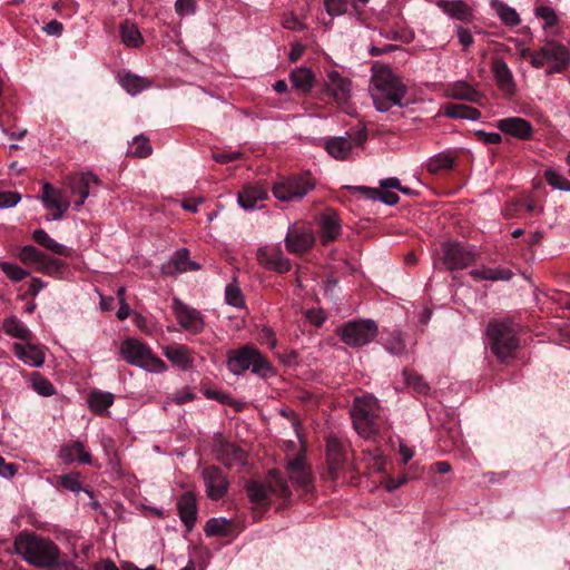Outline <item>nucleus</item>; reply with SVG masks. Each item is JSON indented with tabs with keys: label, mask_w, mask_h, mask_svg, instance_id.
<instances>
[{
	"label": "nucleus",
	"mask_w": 570,
	"mask_h": 570,
	"mask_svg": "<svg viewBox=\"0 0 570 570\" xmlns=\"http://www.w3.org/2000/svg\"><path fill=\"white\" fill-rule=\"evenodd\" d=\"M225 301L228 305L242 308L245 305L239 286L235 283L228 284L225 288Z\"/></svg>",
	"instance_id": "obj_49"
},
{
	"label": "nucleus",
	"mask_w": 570,
	"mask_h": 570,
	"mask_svg": "<svg viewBox=\"0 0 570 570\" xmlns=\"http://www.w3.org/2000/svg\"><path fill=\"white\" fill-rule=\"evenodd\" d=\"M163 353L166 358L173 363V365L179 367L183 371H188L194 365L193 353L189 347L181 344H171L163 348Z\"/></svg>",
	"instance_id": "obj_26"
},
{
	"label": "nucleus",
	"mask_w": 570,
	"mask_h": 570,
	"mask_svg": "<svg viewBox=\"0 0 570 570\" xmlns=\"http://www.w3.org/2000/svg\"><path fill=\"white\" fill-rule=\"evenodd\" d=\"M325 91L340 105L345 104L351 97L352 82L338 71H330L325 83Z\"/></svg>",
	"instance_id": "obj_21"
},
{
	"label": "nucleus",
	"mask_w": 570,
	"mask_h": 570,
	"mask_svg": "<svg viewBox=\"0 0 570 570\" xmlns=\"http://www.w3.org/2000/svg\"><path fill=\"white\" fill-rule=\"evenodd\" d=\"M321 239L324 244L334 240L341 233V222L335 210L325 209L320 216Z\"/></svg>",
	"instance_id": "obj_28"
},
{
	"label": "nucleus",
	"mask_w": 570,
	"mask_h": 570,
	"mask_svg": "<svg viewBox=\"0 0 570 570\" xmlns=\"http://www.w3.org/2000/svg\"><path fill=\"white\" fill-rule=\"evenodd\" d=\"M491 70L495 81L505 95L512 96L515 92V82L508 65L502 59H495L492 62Z\"/></svg>",
	"instance_id": "obj_29"
},
{
	"label": "nucleus",
	"mask_w": 570,
	"mask_h": 570,
	"mask_svg": "<svg viewBox=\"0 0 570 570\" xmlns=\"http://www.w3.org/2000/svg\"><path fill=\"white\" fill-rule=\"evenodd\" d=\"M100 181L91 173L72 174L66 178V186L69 188L75 200V208L78 210L86 202L90 194L92 185H98Z\"/></svg>",
	"instance_id": "obj_13"
},
{
	"label": "nucleus",
	"mask_w": 570,
	"mask_h": 570,
	"mask_svg": "<svg viewBox=\"0 0 570 570\" xmlns=\"http://www.w3.org/2000/svg\"><path fill=\"white\" fill-rule=\"evenodd\" d=\"M213 453L215 459L226 468L238 466L246 462V454L243 450L223 440H218L214 444Z\"/></svg>",
	"instance_id": "obj_19"
},
{
	"label": "nucleus",
	"mask_w": 570,
	"mask_h": 570,
	"mask_svg": "<svg viewBox=\"0 0 570 570\" xmlns=\"http://www.w3.org/2000/svg\"><path fill=\"white\" fill-rule=\"evenodd\" d=\"M351 417L355 431L364 439L374 438L384 425L379 402L372 395L355 397Z\"/></svg>",
	"instance_id": "obj_3"
},
{
	"label": "nucleus",
	"mask_w": 570,
	"mask_h": 570,
	"mask_svg": "<svg viewBox=\"0 0 570 570\" xmlns=\"http://www.w3.org/2000/svg\"><path fill=\"white\" fill-rule=\"evenodd\" d=\"M2 328L7 335L21 341H28L31 336L30 330L17 316L6 318Z\"/></svg>",
	"instance_id": "obj_39"
},
{
	"label": "nucleus",
	"mask_w": 570,
	"mask_h": 570,
	"mask_svg": "<svg viewBox=\"0 0 570 570\" xmlns=\"http://www.w3.org/2000/svg\"><path fill=\"white\" fill-rule=\"evenodd\" d=\"M327 449V461L330 464V469L332 471L338 469V466L344 461V452L342 443L334 436L327 438L326 441Z\"/></svg>",
	"instance_id": "obj_40"
},
{
	"label": "nucleus",
	"mask_w": 570,
	"mask_h": 570,
	"mask_svg": "<svg viewBox=\"0 0 570 570\" xmlns=\"http://www.w3.org/2000/svg\"><path fill=\"white\" fill-rule=\"evenodd\" d=\"M12 348L16 356L28 366L40 367L45 363V353L35 344L14 343Z\"/></svg>",
	"instance_id": "obj_27"
},
{
	"label": "nucleus",
	"mask_w": 570,
	"mask_h": 570,
	"mask_svg": "<svg viewBox=\"0 0 570 570\" xmlns=\"http://www.w3.org/2000/svg\"><path fill=\"white\" fill-rule=\"evenodd\" d=\"M438 6L453 19L461 21L471 19V10L462 0L440 1Z\"/></svg>",
	"instance_id": "obj_36"
},
{
	"label": "nucleus",
	"mask_w": 570,
	"mask_h": 570,
	"mask_svg": "<svg viewBox=\"0 0 570 570\" xmlns=\"http://www.w3.org/2000/svg\"><path fill=\"white\" fill-rule=\"evenodd\" d=\"M33 240L42 246L43 248L52 252L53 254L60 255V256H70V249L62 245L57 243L53 238L49 236V234L43 229H36L32 234Z\"/></svg>",
	"instance_id": "obj_33"
},
{
	"label": "nucleus",
	"mask_w": 570,
	"mask_h": 570,
	"mask_svg": "<svg viewBox=\"0 0 570 570\" xmlns=\"http://www.w3.org/2000/svg\"><path fill=\"white\" fill-rule=\"evenodd\" d=\"M21 197L14 191L0 193V208H11L20 202Z\"/></svg>",
	"instance_id": "obj_57"
},
{
	"label": "nucleus",
	"mask_w": 570,
	"mask_h": 570,
	"mask_svg": "<svg viewBox=\"0 0 570 570\" xmlns=\"http://www.w3.org/2000/svg\"><path fill=\"white\" fill-rule=\"evenodd\" d=\"M40 198L45 208L52 213V220H60L70 207V202L66 195L49 183L42 184V194Z\"/></svg>",
	"instance_id": "obj_15"
},
{
	"label": "nucleus",
	"mask_w": 570,
	"mask_h": 570,
	"mask_svg": "<svg viewBox=\"0 0 570 570\" xmlns=\"http://www.w3.org/2000/svg\"><path fill=\"white\" fill-rule=\"evenodd\" d=\"M60 484L65 489L76 492V493L81 491V484H80L79 476L77 473H69V474L62 475L60 478Z\"/></svg>",
	"instance_id": "obj_55"
},
{
	"label": "nucleus",
	"mask_w": 570,
	"mask_h": 570,
	"mask_svg": "<svg viewBox=\"0 0 570 570\" xmlns=\"http://www.w3.org/2000/svg\"><path fill=\"white\" fill-rule=\"evenodd\" d=\"M441 248L443 264L449 271L466 268L479 258L475 247L468 244L445 242Z\"/></svg>",
	"instance_id": "obj_9"
},
{
	"label": "nucleus",
	"mask_w": 570,
	"mask_h": 570,
	"mask_svg": "<svg viewBox=\"0 0 570 570\" xmlns=\"http://www.w3.org/2000/svg\"><path fill=\"white\" fill-rule=\"evenodd\" d=\"M385 348L391 353L399 355L404 352L405 344L400 331L394 330L390 333L389 337L385 340Z\"/></svg>",
	"instance_id": "obj_51"
},
{
	"label": "nucleus",
	"mask_w": 570,
	"mask_h": 570,
	"mask_svg": "<svg viewBox=\"0 0 570 570\" xmlns=\"http://www.w3.org/2000/svg\"><path fill=\"white\" fill-rule=\"evenodd\" d=\"M314 244V235L311 228L303 225H293L289 227L285 245L289 253L303 254L312 248Z\"/></svg>",
	"instance_id": "obj_17"
},
{
	"label": "nucleus",
	"mask_w": 570,
	"mask_h": 570,
	"mask_svg": "<svg viewBox=\"0 0 570 570\" xmlns=\"http://www.w3.org/2000/svg\"><path fill=\"white\" fill-rule=\"evenodd\" d=\"M195 397L194 393L189 391V389H183L180 391H177L173 395V402H175L178 405L185 404L189 401H193Z\"/></svg>",
	"instance_id": "obj_62"
},
{
	"label": "nucleus",
	"mask_w": 570,
	"mask_h": 570,
	"mask_svg": "<svg viewBox=\"0 0 570 570\" xmlns=\"http://www.w3.org/2000/svg\"><path fill=\"white\" fill-rule=\"evenodd\" d=\"M0 268L7 275V277L13 282H20L29 276L28 271L12 263L0 262Z\"/></svg>",
	"instance_id": "obj_52"
},
{
	"label": "nucleus",
	"mask_w": 570,
	"mask_h": 570,
	"mask_svg": "<svg viewBox=\"0 0 570 570\" xmlns=\"http://www.w3.org/2000/svg\"><path fill=\"white\" fill-rule=\"evenodd\" d=\"M570 60L567 48L556 41H549L533 55L531 66L542 68L549 63L547 73L561 72L567 68Z\"/></svg>",
	"instance_id": "obj_8"
},
{
	"label": "nucleus",
	"mask_w": 570,
	"mask_h": 570,
	"mask_svg": "<svg viewBox=\"0 0 570 570\" xmlns=\"http://www.w3.org/2000/svg\"><path fill=\"white\" fill-rule=\"evenodd\" d=\"M267 189L259 185H246L239 193L237 202L245 210H254L263 207V203L267 199Z\"/></svg>",
	"instance_id": "obj_23"
},
{
	"label": "nucleus",
	"mask_w": 570,
	"mask_h": 570,
	"mask_svg": "<svg viewBox=\"0 0 570 570\" xmlns=\"http://www.w3.org/2000/svg\"><path fill=\"white\" fill-rule=\"evenodd\" d=\"M120 85L130 95L135 96L150 86V82L137 75L126 73L120 78Z\"/></svg>",
	"instance_id": "obj_41"
},
{
	"label": "nucleus",
	"mask_w": 570,
	"mask_h": 570,
	"mask_svg": "<svg viewBox=\"0 0 570 570\" xmlns=\"http://www.w3.org/2000/svg\"><path fill=\"white\" fill-rule=\"evenodd\" d=\"M366 132L358 130L347 134L345 137H334L326 141L327 153L335 159L344 160L348 157L354 147H360L366 141Z\"/></svg>",
	"instance_id": "obj_12"
},
{
	"label": "nucleus",
	"mask_w": 570,
	"mask_h": 570,
	"mask_svg": "<svg viewBox=\"0 0 570 570\" xmlns=\"http://www.w3.org/2000/svg\"><path fill=\"white\" fill-rule=\"evenodd\" d=\"M120 37L122 43L127 47L138 48L144 43V38L138 27L128 20L120 24Z\"/></svg>",
	"instance_id": "obj_38"
},
{
	"label": "nucleus",
	"mask_w": 570,
	"mask_h": 570,
	"mask_svg": "<svg viewBox=\"0 0 570 570\" xmlns=\"http://www.w3.org/2000/svg\"><path fill=\"white\" fill-rule=\"evenodd\" d=\"M202 476L206 488V494L209 499L218 501L224 498L229 489V481L226 474L215 465L203 470Z\"/></svg>",
	"instance_id": "obj_14"
},
{
	"label": "nucleus",
	"mask_w": 570,
	"mask_h": 570,
	"mask_svg": "<svg viewBox=\"0 0 570 570\" xmlns=\"http://www.w3.org/2000/svg\"><path fill=\"white\" fill-rule=\"evenodd\" d=\"M444 115L453 119L479 120L481 112L470 106L462 104H448L444 107Z\"/></svg>",
	"instance_id": "obj_37"
},
{
	"label": "nucleus",
	"mask_w": 570,
	"mask_h": 570,
	"mask_svg": "<svg viewBox=\"0 0 570 570\" xmlns=\"http://www.w3.org/2000/svg\"><path fill=\"white\" fill-rule=\"evenodd\" d=\"M45 257L46 254L32 245H26L21 247L18 254V258L21 263H23L24 265L35 264L36 267L41 265Z\"/></svg>",
	"instance_id": "obj_44"
},
{
	"label": "nucleus",
	"mask_w": 570,
	"mask_h": 570,
	"mask_svg": "<svg viewBox=\"0 0 570 570\" xmlns=\"http://www.w3.org/2000/svg\"><path fill=\"white\" fill-rule=\"evenodd\" d=\"M200 266L189 258L187 248L176 250L170 259L161 265V273L164 275L173 276L177 273H186L189 271H198Z\"/></svg>",
	"instance_id": "obj_22"
},
{
	"label": "nucleus",
	"mask_w": 570,
	"mask_h": 570,
	"mask_svg": "<svg viewBox=\"0 0 570 570\" xmlns=\"http://www.w3.org/2000/svg\"><path fill=\"white\" fill-rule=\"evenodd\" d=\"M454 164V157L448 153H440L429 159L428 170L431 174H438L441 170L451 169Z\"/></svg>",
	"instance_id": "obj_43"
},
{
	"label": "nucleus",
	"mask_w": 570,
	"mask_h": 570,
	"mask_svg": "<svg viewBox=\"0 0 570 570\" xmlns=\"http://www.w3.org/2000/svg\"><path fill=\"white\" fill-rule=\"evenodd\" d=\"M173 307L178 324L185 331L198 334L204 330L205 322L200 312L184 304L178 298H174Z\"/></svg>",
	"instance_id": "obj_16"
},
{
	"label": "nucleus",
	"mask_w": 570,
	"mask_h": 570,
	"mask_svg": "<svg viewBox=\"0 0 570 570\" xmlns=\"http://www.w3.org/2000/svg\"><path fill=\"white\" fill-rule=\"evenodd\" d=\"M494 7L497 14L500 17L504 24L509 27H515L520 23V17L515 9L502 2L495 3Z\"/></svg>",
	"instance_id": "obj_46"
},
{
	"label": "nucleus",
	"mask_w": 570,
	"mask_h": 570,
	"mask_svg": "<svg viewBox=\"0 0 570 570\" xmlns=\"http://www.w3.org/2000/svg\"><path fill=\"white\" fill-rule=\"evenodd\" d=\"M405 383L409 387L420 394H426L430 390L428 383L416 373L407 372L404 373Z\"/></svg>",
	"instance_id": "obj_53"
},
{
	"label": "nucleus",
	"mask_w": 570,
	"mask_h": 570,
	"mask_svg": "<svg viewBox=\"0 0 570 570\" xmlns=\"http://www.w3.org/2000/svg\"><path fill=\"white\" fill-rule=\"evenodd\" d=\"M535 14L546 21V27H553L558 22L554 10L550 7L541 6L535 9Z\"/></svg>",
	"instance_id": "obj_56"
},
{
	"label": "nucleus",
	"mask_w": 570,
	"mask_h": 570,
	"mask_svg": "<svg viewBox=\"0 0 570 570\" xmlns=\"http://www.w3.org/2000/svg\"><path fill=\"white\" fill-rule=\"evenodd\" d=\"M313 188L314 184L309 177L298 176L277 183L273 194L281 202H296L303 199Z\"/></svg>",
	"instance_id": "obj_11"
},
{
	"label": "nucleus",
	"mask_w": 570,
	"mask_h": 570,
	"mask_svg": "<svg viewBox=\"0 0 570 570\" xmlns=\"http://www.w3.org/2000/svg\"><path fill=\"white\" fill-rule=\"evenodd\" d=\"M114 400V394L109 392L92 391L89 394L88 403L94 413L104 415L108 413V407L112 405Z\"/></svg>",
	"instance_id": "obj_35"
},
{
	"label": "nucleus",
	"mask_w": 570,
	"mask_h": 570,
	"mask_svg": "<svg viewBox=\"0 0 570 570\" xmlns=\"http://www.w3.org/2000/svg\"><path fill=\"white\" fill-rule=\"evenodd\" d=\"M487 344L501 362L513 357L519 347V340L512 323L491 321L487 327Z\"/></svg>",
	"instance_id": "obj_4"
},
{
	"label": "nucleus",
	"mask_w": 570,
	"mask_h": 570,
	"mask_svg": "<svg viewBox=\"0 0 570 570\" xmlns=\"http://www.w3.org/2000/svg\"><path fill=\"white\" fill-rule=\"evenodd\" d=\"M120 355L128 364L150 373L159 374L167 370L166 363L137 338L125 340L120 345Z\"/></svg>",
	"instance_id": "obj_5"
},
{
	"label": "nucleus",
	"mask_w": 570,
	"mask_h": 570,
	"mask_svg": "<svg viewBox=\"0 0 570 570\" xmlns=\"http://www.w3.org/2000/svg\"><path fill=\"white\" fill-rule=\"evenodd\" d=\"M326 12L332 17H338L347 11V0H324Z\"/></svg>",
	"instance_id": "obj_54"
},
{
	"label": "nucleus",
	"mask_w": 570,
	"mask_h": 570,
	"mask_svg": "<svg viewBox=\"0 0 570 570\" xmlns=\"http://www.w3.org/2000/svg\"><path fill=\"white\" fill-rule=\"evenodd\" d=\"M469 275L474 281H509L512 277V272L507 268L502 267H487V266H480L478 268H473L469 272Z\"/></svg>",
	"instance_id": "obj_31"
},
{
	"label": "nucleus",
	"mask_w": 570,
	"mask_h": 570,
	"mask_svg": "<svg viewBox=\"0 0 570 570\" xmlns=\"http://www.w3.org/2000/svg\"><path fill=\"white\" fill-rule=\"evenodd\" d=\"M257 259L265 268L277 273H286L292 267L289 259L275 246L261 247L257 252Z\"/></svg>",
	"instance_id": "obj_18"
},
{
	"label": "nucleus",
	"mask_w": 570,
	"mask_h": 570,
	"mask_svg": "<svg viewBox=\"0 0 570 570\" xmlns=\"http://www.w3.org/2000/svg\"><path fill=\"white\" fill-rule=\"evenodd\" d=\"M128 153L138 158L148 157L151 154V146L149 145L148 138L144 136L135 137L129 146Z\"/></svg>",
	"instance_id": "obj_47"
},
{
	"label": "nucleus",
	"mask_w": 570,
	"mask_h": 570,
	"mask_svg": "<svg viewBox=\"0 0 570 570\" xmlns=\"http://www.w3.org/2000/svg\"><path fill=\"white\" fill-rule=\"evenodd\" d=\"M18 471V466L13 463H6L4 459L1 456L0 462V476L4 479H11L16 475Z\"/></svg>",
	"instance_id": "obj_60"
},
{
	"label": "nucleus",
	"mask_w": 570,
	"mask_h": 570,
	"mask_svg": "<svg viewBox=\"0 0 570 570\" xmlns=\"http://www.w3.org/2000/svg\"><path fill=\"white\" fill-rule=\"evenodd\" d=\"M475 136L479 138V140L491 145L500 144L502 140L501 135L498 132H487L484 130H476Z\"/></svg>",
	"instance_id": "obj_59"
},
{
	"label": "nucleus",
	"mask_w": 570,
	"mask_h": 570,
	"mask_svg": "<svg viewBox=\"0 0 570 570\" xmlns=\"http://www.w3.org/2000/svg\"><path fill=\"white\" fill-rule=\"evenodd\" d=\"M13 547L14 552L32 567L50 569L59 564L60 550L49 538L23 531L16 537Z\"/></svg>",
	"instance_id": "obj_1"
},
{
	"label": "nucleus",
	"mask_w": 570,
	"mask_h": 570,
	"mask_svg": "<svg viewBox=\"0 0 570 570\" xmlns=\"http://www.w3.org/2000/svg\"><path fill=\"white\" fill-rule=\"evenodd\" d=\"M286 472L294 484L304 489L308 488L311 474L306 466L303 453H298L294 458L287 460Z\"/></svg>",
	"instance_id": "obj_25"
},
{
	"label": "nucleus",
	"mask_w": 570,
	"mask_h": 570,
	"mask_svg": "<svg viewBox=\"0 0 570 570\" xmlns=\"http://www.w3.org/2000/svg\"><path fill=\"white\" fill-rule=\"evenodd\" d=\"M228 368L235 375H240L247 370H252L254 374L261 377L273 375V368L269 362L259 351L250 346L230 352L228 355Z\"/></svg>",
	"instance_id": "obj_6"
},
{
	"label": "nucleus",
	"mask_w": 570,
	"mask_h": 570,
	"mask_svg": "<svg viewBox=\"0 0 570 570\" xmlns=\"http://www.w3.org/2000/svg\"><path fill=\"white\" fill-rule=\"evenodd\" d=\"M370 92L377 111L384 112L393 106L404 107L407 87L389 67L374 68Z\"/></svg>",
	"instance_id": "obj_2"
},
{
	"label": "nucleus",
	"mask_w": 570,
	"mask_h": 570,
	"mask_svg": "<svg viewBox=\"0 0 570 570\" xmlns=\"http://www.w3.org/2000/svg\"><path fill=\"white\" fill-rule=\"evenodd\" d=\"M205 395L208 397V399H213V400H216L223 404H232V396L229 394H226L224 392H220V391H216V390H207L205 392Z\"/></svg>",
	"instance_id": "obj_63"
},
{
	"label": "nucleus",
	"mask_w": 570,
	"mask_h": 570,
	"mask_svg": "<svg viewBox=\"0 0 570 570\" xmlns=\"http://www.w3.org/2000/svg\"><path fill=\"white\" fill-rule=\"evenodd\" d=\"M65 269H66V264L61 259L53 258L48 255H46L41 265L36 267L37 272H40V273H43V274H47L50 276L60 275L65 272Z\"/></svg>",
	"instance_id": "obj_45"
},
{
	"label": "nucleus",
	"mask_w": 570,
	"mask_h": 570,
	"mask_svg": "<svg viewBox=\"0 0 570 570\" xmlns=\"http://www.w3.org/2000/svg\"><path fill=\"white\" fill-rule=\"evenodd\" d=\"M58 458L66 464L78 461L82 464L91 463V455L86 451L85 444L80 441H69L61 445Z\"/></svg>",
	"instance_id": "obj_24"
},
{
	"label": "nucleus",
	"mask_w": 570,
	"mask_h": 570,
	"mask_svg": "<svg viewBox=\"0 0 570 570\" xmlns=\"http://www.w3.org/2000/svg\"><path fill=\"white\" fill-rule=\"evenodd\" d=\"M448 96L459 100H466L470 102H479L481 99L480 92H478L472 86L465 81H458L448 89Z\"/></svg>",
	"instance_id": "obj_34"
},
{
	"label": "nucleus",
	"mask_w": 570,
	"mask_h": 570,
	"mask_svg": "<svg viewBox=\"0 0 570 570\" xmlns=\"http://www.w3.org/2000/svg\"><path fill=\"white\" fill-rule=\"evenodd\" d=\"M177 509L181 522L190 531L197 518V503L196 498L191 492L184 493L177 503Z\"/></svg>",
	"instance_id": "obj_30"
},
{
	"label": "nucleus",
	"mask_w": 570,
	"mask_h": 570,
	"mask_svg": "<svg viewBox=\"0 0 570 570\" xmlns=\"http://www.w3.org/2000/svg\"><path fill=\"white\" fill-rule=\"evenodd\" d=\"M289 80L296 90L307 94L314 86L315 75L308 68L298 67L291 72Z\"/></svg>",
	"instance_id": "obj_32"
},
{
	"label": "nucleus",
	"mask_w": 570,
	"mask_h": 570,
	"mask_svg": "<svg viewBox=\"0 0 570 570\" xmlns=\"http://www.w3.org/2000/svg\"><path fill=\"white\" fill-rule=\"evenodd\" d=\"M547 183L554 189L570 191V181L560 173L554 169H547L544 171Z\"/></svg>",
	"instance_id": "obj_48"
},
{
	"label": "nucleus",
	"mask_w": 570,
	"mask_h": 570,
	"mask_svg": "<svg viewBox=\"0 0 570 570\" xmlns=\"http://www.w3.org/2000/svg\"><path fill=\"white\" fill-rule=\"evenodd\" d=\"M31 384L33 390L42 396H51L56 393L53 385L51 382L39 373H35L31 379Z\"/></svg>",
	"instance_id": "obj_50"
},
{
	"label": "nucleus",
	"mask_w": 570,
	"mask_h": 570,
	"mask_svg": "<svg viewBox=\"0 0 570 570\" xmlns=\"http://www.w3.org/2000/svg\"><path fill=\"white\" fill-rule=\"evenodd\" d=\"M175 11L181 17L194 13L195 0H176Z\"/></svg>",
	"instance_id": "obj_58"
},
{
	"label": "nucleus",
	"mask_w": 570,
	"mask_h": 570,
	"mask_svg": "<svg viewBox=\"0 0 570 570\" xmlns=\"http://www.w3.org/2000/svg\"><path fill=\"white\" fill-rule=\"evenodd\" d=\"M380 186L382 188H393V189H397L404 194H409L410 193V189L409 188H404L401 186V183L397 178L395 177H391V178H386V179H382L380 181Z\"/></svg>",
	"instance_id": "obj_64"
},
{
	"label": "nucleus",
	"mask_w": 570,
	"mask_h": 570,
	"mask_svg": "<svg viewBox=\"0 0 570 570\" xmlns=\"http://www.w3.org/2000/svg\"><path fill=\"white\" fill-rule=\"evenodd\" d=\"M246 490L250 501L254 503H265L271 495H277L283 499L291 497L288 484L277 470H272L269 472V481L267 485L256 481H248L246 483Z\"/></svg>",
	"instance_id": "obj_7"
},
{
	"label": "nucleus",
	"mask_w": 570,
	"mask_h": 570,
	"mask_svg": "<svg viewBox=\"0 0 570 570\" xmlns=\"http://www.w3.org/2000/svg\"><path fill=\"white\" fill-rule=\"evenodd\" d=\"M204 531L207 537H226L232 531V521L225 518H212L206 522Z\"/></svg>",
	"instance_id": "obj_42"
},
{
	"label": "nucleus",
	"mask_w": 570,
	"mask_h": 570,
	"mask_svg": "<svg viewBox=\"0 0 570 570\" xmlns=\"http://www.w3.org/2000/svg\"><path fill=\"white\" fill-rule=\"evenodd\" d=\"M497 127L503 134L520 140L531 139L534 132L531 122L521 117H508L500 119L497 122Z\"/></svg>",
	"instance_id": "obj_20"
},
{
	"label": "nucleus",
	"mask_w": 570,
	"mask_h": 570,
	"mask_svg": "<svg viewBox=\"0 0 570 570\" xmlns=\"http://www.w3.org/2000/svg\"><path fill=\"white\" fill-rule=\"evenodd\" d=\"M348 188L364 195L366 198L372 200H377L380 197V189L377 188H371L366 186H354Z\"/></svg>",
	"instance_id": "obj_61"
},
{
	"label": "nucleus",
	"mask_w": 570,
	"mask_h": 570,
	"mask_svg": "<svg viewBox=\"0 0 570 570\" xmlns=\"http://www.w3.org/2000/svg\"><path fill=\"white\" fill-rule=\"evenodd\" d=\"M379 334V328L372 320L352 321L345 324L341 331V340L351 347L368 344Z\"/></svg>",
	"instance_id": "obj_10"
}]
</instances>
